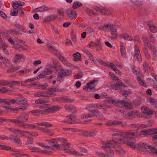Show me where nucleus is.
<instances>
[{
	"label": "nucleus",
	"mask_w": 157,
	"mask_h": 157,
	"mask_svg": "<svg viewBox=\"0 0 157 157\" xmlns=\"http://www.w3.org/2000/svg\"><path fill=\"white\" fill-rule=\"evenodd\" d=\"M148 48H144V53L145 54V56L146 57V58L148 59H150V54H149L148 53Z\"/></svg>",
	"instance_id": "nucleus-53"
},
{
	"label": "nucleus",
	"mask_w": 157,
	"mask_h": 157,
	"mask_svg": "<svg viewBox=\"0 0 157 157\" xmlns=\"http://www.w3.org/2000/svg\"><path fill=\"white\" fill-rule=\"evenodd\" d=\"M22 105L18 108H13L10 107L9 106H3L2 107L7 110L5 111L7 112H11L13 113H17L18 111L20 109H22L23 110H25L28 107L29 105L28 104L25 102L23 104H21Z\"/></svg>",
	"instance_id": "nucleus-6"
},
{
	"label": "nucleus",
	"mask_w": 157,
	"mask_h": 157,
	"mask_svg": "<svg viewBox=\"0 0 157 157\" xmlns=\"http://www.w3.org/2000/svg\"><path fill=\"white\" fill-rule=\"evenodd\" d=\"M142 39L143 42L144 43V48H148L149 45H150V44L149 43L147 37L146 36H143L142 37Z\"/></svg>",
	"instance_id": "nucleus-28"
},
{
	"label": "nucleus",
	"mask_w": 157,
	"mask_h": 157,
	"mask_svg": "<svg viewBox=\"0 0 157 157\" xmlns=\"http://www.w3.org/2000/svg\"><path fill=\"white\" fill-rule=\"evenodd\" d=\"M61 74L63 75L64 77L66 76H68L72 74V71L68 70H63L61 69L60 71Z\"/></svg>",
	"instance_id": "nucleus-25"
},
{
	"label": "nucleus",
	"mask_w": 157,
	"mask_h": 157,
	"mask_svg": "<svg viewBox=\"0 0 157 157\" xmlns=\"http://www.w3.org/2000/svg\"><path fill=\"white\" fill-rule=\"evenodd\" d=\"M48 142L51 147H54L56 148H59V147L60 145L55 140H52L49 141Z\"/></svg>",
	"instance_id": "nucleus-26"
},
{
	"label": "nucleus",
	"mask_w": 157,
	"mask_h": 157,
	"mask_svg": "<svg viewBox=\"0 0 157 157\" xmlns=\"http://www.w3.org/2000/svg\"><path fill=\"white\" fill-rule=\"evenodd\" d=\"M38 107L40 109H44L41 110V114L42 115H46L59 109L58 106H54L50 107L48 104H44L39 105Z\"/></svg>",
	"instance_id": "nucleus-5"
},
{
	"label": "nucleus",
	"mask_w": 157,
	"mask_h": 157,
	"mask_svg": "<svg viewBox=\"0 0 157 157\" xmlns=\"http://www.w3.org/2000/svg\"><path fill=\"white\" fill-rule=\"evenodd\" d=\"M63 130L66 131H71L74 132H78L80 131V130L77 128H63Z\"/></svg>",
	"instance_id": "nucleus-40"
},
{
	"label": "nucleus",
	"mask_w": 157,
	"mask_h": 157,
	"mask_svg": "<svg viewBox=\"0 0 157 157\" xmlns=\"http://www.w3.org/2000/svg\"><path fill=\"white\" fill-rule=\"evenodd\" d=\"M20 85V82L18 81H13L11 82L10 86L12 88H13V86H19Z\"/></svg>",
	"instance_id": "nucleus-52"
},
{
	"label": "nucleus",
	"mask_w": 157,
	"mask_h": 157,
	"mask_svg": "<svg viewBox=\"0 0 157 157\" xmlns=\"http://www.w3.org/2000/svg\"><path fill=\"white\" fill-rule=\"evenodd\" d=\"M7 129L11 131L13 133L15 134L17 136L19 135V132H21L20 131V129H16L15 128H9Z\"/></svg>",
	"instance_id": "nucleus-43"
},
{
	"label": "nucleus",
	"mask_w": 157,
	"mask_h": 157,
	"mask_svg": "<svg viewBox=\"0 0 157 157\" xmlns=\"http://www.w3.org/2000/svg\"><path fill=\"white\" fill-rule=\"evenodd\" d=\"M25 4V3L23 2L20 1L16 2L13 4V7L15 9H19L20 6H22Z\"/></svg>",
	"instance_id": "nucleus-23"
},
{
	"label": "nucleus",
	"mask_w": 157,
	"mask_h": 157,
	"mask_svg": "<svg viewBox=\"0 0 157 157\" xmlns=\"http://www.w3.org/2000/svg\"><path fill=\"white\" fill-rule=\"evenodd\" d=\"M123 85V84L122 82L119 83L118 82L113 86V89L115 90H119L121 88Z\"/></svg>",
	"instance_id": "nucleus-37"
},
{
	"label": "nucleus",
	"mask_w": 157,
	"mask_h": 157,
	"mask_svg": "<svg viewBox=\"0 0 157 157\" xmlns=\"http://www.w3.org/2000/svg\"><path fill=\"white\" fill-rule=\"evenodd\" d=\"M86 11L89 16H93L95 15V13L93 12V11L89 8H87L86 10Z\"/></svg>",
	"instance_id": "nucleus-49"
},
{
	"label": "nucleus",
	"mask_w": 157,
	"mask_h": 157,
	"mask_svg": "<svg viewBox=\"0 0 157 157\" xmlns=\"http://www.w3.org/2000/svg\"><path fill=\"white\" fill-rule=\"evenodd\" d=\"M121 38H123L127 40L131 41L132 40V39L126 33H123L119 36Z\"/></svg>",
	"instance_id": "nucleus-32"
},
{
	"label": "nucleus",
	"mask_w": 157,
	"mask_h": 157,
	"mask_svg": "<svg viewBox=\"0 0 157 157\" xmlns=\"http://www.w3.org/2000/svg\"><path fill=\"white\" fill-rule=\"evenodd\" d=\"M90 111L93 114V115H92L93 117L97 116L99 114V111L97 109L92 110Z\"/></svg>",
	"instance_id": "nucleus-58"
},
{
	"label": "nucleus",
	"mask_w": 157,
	"mask_h": 157,
	"mask_svg": "<svg viewBox=\"0 0 157 157\" xmlns=\"http://www.w3.org/2000/svg\"><path fill=\"white\" fill-rule=\"evenodd\" d=\"M138 115V113L137 111H132L127 113L126 116L128 117L133 118L135 117L136 115Z\"/></svg>",
	"instance_id": "nucleus-36"
},
{
	"label": "nucleus",
	"mask_w": 157,
	"mask_h": 157,
	"mask_svg": "<svg viewBox=\"0 0 157 157\" xmlns=\"http://www.w3.org/2000/svg\"><path fill=\"white\" fill-rule=\"evenodd\" d=\"M37 128H38L39 130L44 132V133L48 135L51 136L53 135V133L50 130H48L47 128H39L38 127Z\"/></svg>",
	"instance_id": "nucleus-30"
},
{
	"label": "nucleus",
	"mask_w": 157,
	"mask_h": 157,
	"mask_svg": "<svg viewBox=\"0 0 157 157\" xmlns=\"http://www.w3.org/2000/svg\"><path fill=\"white\" fill-rule=\"evenodd\" d=\"M17 125L19 127H24V128H26L29 129V124L24 123H23Z\"/></svg>",
	"instance_id": "nucleus-56"
},
{
	"label": "nucleus",
	"mask_w": 157,
	"mask_h": 157,
	"mask_svg": "<svg viewBox=\"0 0 157 157\" xmlns=\"http://www.w3.org/2000/svg\"><path fill=\"white\" fill-rule=\"evenodd\" d=\"M141 102L142 101L140 100L136 99L133 101L132 103L134 106H138L141 103Z\"/></svg>",
	"instance_id": "nucleus-48"
},
{
	"label": "nucleus",
	"mask_w": 157,
	"mask_h": 157,
	"mask_svg": "<svg viewBox=\"0 0 157 157\" xmlns=\"http://www.w3.org/2000/svg\"><path fill=\"white\" fill-rule=\"evenodd\" d=\"M118 36L117 33H111V34L108 36V38L112 40L115 39Z\"/></svg>",
	"instance_id": "nucleus-42"
},
{
	"label": "nucleus",
	"mask_w": 157,
	"mask_h": 157,
	"mask_svg": "<svg viewBox=\"0 0 157 157\" xmlns=\"http://www.w3.org/2000/svg\"><path fill=\"white\" fill-rule=\"evenodd\" d=\"M56 95V94L51 93V92L42 91L37 92L34 94L35 96L39 97H49L50 96H54Z\"/></svg>",
	"instance_id": "nucleus-9"
},
{
	"label": "nucleus",
	"mask_w": 157,
	"mask_h": 157,
	"mask_svg": "<svg viewBox=\"0 0 157 157\" xmlns=\"http://www.w3.org/2000/svg\"><path fill=\"white\" fill-rule=\"evenodd\" d=\"M18 136H17L15 134V135H11L8 138L11 141L13 142V141L15 140H16V139L17 138V137Z\"/></svg>",
	"instance_id": "nucleus-60"
},
{
	"label": "nucleus",
	"mask_w": 157,
	"mask_h": 157,
	"mask_svg": "<svg viewBox=\"0 0 157 157\" xmlns=\"http://www.w3.org/2000/svg\"><path fill=\"white\" fill-rule=\"evenodd\" d=\"M16 104L19 105L23 104L27 101L26 99L23 96L17 97L16 98Z\"/></svg>",
	"instance_id": "nucleus-20"
},
{
	"label": "nucleus",
	"mask_w": 157,
	"mask_h": 157,
	"mask_svg": "<svg viewBox=\"0 0 157 157\" xmlns=\"http://www.w3.org/2000/svg\"><path fill=\"white\" fill-rule=\"evenodd\" d=\"M11 149V148L10 146L2 144L1 145V149L5 150H10Z\"/></svg>",
	"instance_id": "nucleus-61"
},
{
	"label": "nucleus",
	"mask_w": 157,
	"mask_h": 157,
	"mask_svg": "<svg viewBox=\"0 0 157 157\" xmlns=\"http://www.w3.org/2000/svg\"><path fill=\"white\" fill-rule=\"evenodd\" d=\"M150 130H143L138 133V136H141L142 135H147L149 134V133L150 132Z\"/></svg>",
	"instance_id": "nucleus-46"
},
{
	"label": "nucleus",
	"mask_w": 157,
	"mask_h": 157,
	"mask_svg": "<svg viewBox=\"0 0 157 157\" xmlns=\"http://www.w3.org/2000/svg\"><path fill=\"white\" fill-rule=\"evenodd\" d=\"M47 46L51 52L54 54H57L58 51L54 46H51V44L49 43L47 44Z\"/></svg>",
	"instance_id": "nucleus-24"
},
{
	"label": "nucleus",
	"mask_w": 157,
	"mask_h": 157,
	"mask_svg": "<svg viewBox=\"0 0 157 157\" xmlns=\"http://www.w3.org/2000/svg\"><path fill=\"white\" fill-rule=\"evenodd\" d=\"M137 147L139 150L143 151L145 149H150V148L151 147V145H149L148 144L146 143L141 142L138 143Z\"/></svg>",
	"instance_id": "nucleus-13"
},
{
	"label": "nucleus",
	"mask_w": 157,
	"mask_h": 157,
	"mask_svg": "<svg viewBox=\"0 0 157 157\" xmlns=\"http://www.w3.org/2000/svg\"><path fill=\"white\" fill-rule=\"evenodd\" d=\"M30 113L35 116H39L41 114V110H34L30 111Z\"/></svg>",
	"instance_id": "nucleus-50"
},
{
	"label": "nucleus",
	"mask_w": 157,
	"mask_h": 157,
	"mask_svg": "<svg viewBox=\"0 0 157 157\" xmlns=\"http://www.w3.org/2000/svg\"><path fill=\"white\" fill-rule=\"evenodd\" d=\"M65 108L66 109L71 110L73 112H75L76 111L75 108L71 105H66Z\"/></svg>",
	"instance_id": "nucleus-41"
},
{
	"label": "nucleus",
	"mask_w": 157,
	"mask_h": 157,
	"mask_svg": "<svg viewBox=\"0 0 157 157\" xmlns=\"http://www.w3.org/2000/svg\"><path fill=\"white\" fill-rule=\"evenodd\" d=\"M67 16L71 19H75L77 17V14L75 11L71 9L67 10L66 11Z\"/></svg>",
	"instance_id": "nucleus-12"
},
{
	"label": "nucleus",
	"mask_w": 157,
	"mask_h": 157,
	"mask_svg": "<svg viewBox=\"0 0 157 157\" xmlns=\"http://www.w3.org/2000/svg\"><path fill=\"white\" fill-rule=\"evenodd\" d=\"M107 151V153L106 154H104L101 152H97L96 153V154H97L99 157H113L114 153L112 151H109V150H106Z\"/></svg>",
	"instance_id": "nucleus-10"
},
{
	"label": "nucleus",
	"mask_w": 157,
	"mask_h": 157,
	"mask_svg": "<svg viewBox=\"0 0 157 157\" xmlns=\"http://www.w3.org/2000/svg\"><path fill=\"white\" fill-rule=\"evenodd\" d=\"M141 110L142 111L143 113L146 114L147 115H150L153 113V110L151 109H148L147 107H145L144 109V107L142 108Z\"/></svg>",
	"instance_id": "nucleus-27"
},
{
	"label": "nucleus",
	"mask_w": 157,
	"mask_h": 157,
	"mask_svg": "<svg viewBox=\"0 0 157 157\" xmlns=\"http://www.w3.org/2000/svg\"><path fill=\"white\" fill-rule=\"evenodd\" d=\"M82 6V4L80 2H76L73 3L72 8L74 9H75L81 7Z\"/></svg>",
	"instance_id": "nucleus-39"
},
{
	"label": "nucleus",
	"mask_w": 157,
	"mask_h": 157,
	"mask_svg": "<svg viewBox=\"0 0 157 157\" xmlns=\"http://www.w3.org/2000/svg\"><path fill=\"white\" fill-rule=\"evenodd\" d=\"M73 56L74 58V61L75 62H78L79 60L81 61V55L78 52L73 54Z\"/></svg>",
	"instance_id": "nucleus-34"
},
{
	"label": "nucleus",
	"mask_w": 157,
	"mask_h": 157,
	"mask_svg": "<svg viewBox=\"0 0 157 157\" xmlns=\"http://www.w3.org/2000/svg\"><path fill=\"white\" fill-rule=\"evenodd\" d=\"M98 82V80H93L92 81L87 83L85 87L83 88V90L85 91H86L88 90L94 91L95 90V88Z\"/></svg>",
	"instance_id": "nucleus-7"
},
{
	"label": "nucleus",
	"mask_w": 157,
	"mask_h": 157,
	"mask_svg": "<svg viewBox=\"0 0 157 157\" xmlns=\"http://www.w3.org/2000/svg\"><path fill=\"white\" fill-rule=\"evenodd\" d=\"M10 82L6 80H0V86H6L10 84Z\"/></svg>",
	"instance_id": "nucleus-45"
},
{
	"label": "nucleus",
	"mask_w": 157,
	"mask_h": 157,
	"mask_svg": "<svg viewBox=\"0 0 157 157\" xmlns=\"http://www.w3.org/2000/svg\"><path fill=\"white\" fill-rule=\"evenodd\" d=\"M13 142L19 146H21L22 144L21 140L20 138H17L16 140H15L13 141Z\"/></svg>",
	"instance_id": "nucleus-62"
},
{
	"label": "nucleus",
	"mask_w": 157,
	"mask_h": 157,
	"mask_svg": "<svg viewBox=\"0 0 157 157\" xmlns=\"http://www.w3.org/2000/svg\"><path fill=\"white\" fill-rule=\"evenodd\" d=\"M143 76L141 75L138 74L137 76V81L139 84L141 86L147 87V86L146 85L145 82L142 79Z\"/></svg>",
	"instance_id": "nucleus-19"
},
{
	"label": "nucleus",
	"mask_w": 157,
	"mask_h": 157,
	"mask_svg": "<svg viewBox=\"0 0 157 157\" xmlns=\"http://www.w3.org/2000/svg\"><path fill=\"white\" fill-rule=\"evenodd\" d=\"M119 26L114 24H105L103 25L102 29L104 30H106L107 29H110L111 32L117 33V28Z\"/></svg>",
	"instance_id": "nucleus-8"
},
{
	"label": "nucleus",
	"mask_w": 157,
	"mask_h": 157,
	"mask_svg": "<svg viewBox=\"0 0 157 157\" xmlns=\"http://www.w3.org/2000/svg\"><path fill=\"white\" fill-rule=\"evenodd\" d=\"M33 139L30 137H27V139L25 143V144L27 145L29 144H33Z\"/></svg>",
	"instance_id": "nucleus-57"
},
{
	"label": "nucleus",
	"mask_w": 157,
	"mask_h": 157,
	"mask_svg": "<svg viewBox=\"0 0 157 157\" xmlns=\"http://www.w3.org/2000/svg\"><path fill=\"white\" fill-rule=\"evenodd\" d=\"M11 90L7 89L6 87H3L0 89V94H3L6 93L10 92Z\"/></svg>",
	"instance_id": "nucleus-47"
},
{
	"label": "nucleus",
	"mask_w": 157,
	"mask_h": 157,
	"mask_svg": "<svg viewBox=\"0 0 157 157\" xmlns=\"http://www.w3.org/2000/svg\"><path fill=\"white\" fill-rule=\"evenodd\" d=\"M143 66L144 71L146 73H147V72H148V64L145 62H144L143 64Z\"/></svg>",
	"instance_id": "nucleus-63"
},
{
	"label": "nucleus",
	"mask_w": 157,
	"mask_h": 157,
	"mask_svg": "<svg viewBox=\"0 0 157 157\" xmlns=\"http://www.w3.org/2000/svg\"><path fill=\"white\" fill-rule=\"evenodd\" d=\"M52 70H48L47 71H45L38 75V77L39 79L41 78L45 77L46 75L50 74L52 72Z\"/></svg>",
	"instance_id": "nucleus-21"
},
{
	"label": "nucleus",
	"mask_w": 157,
	"mask_h": 157,
	"mask_svg": "<svg viewBox=\"0 0 157 157\" xmlns=\"http://www.w3.org/2000/svg\"><path fill=\"white\" fill-rule=\"evenodd\" d=\"M68 116H70V119H67L66 120H62L60 121V122L65 123L72 124L75 123H78L79 121V120H75L74 118L71 117V116L70 115H69L67 117H68Z\"/></svg>",
	"instance_id": "nucleus-16"
},
{
	"label": "nucleus",
	"mask_w": 157,
	"mask_h": 157,
	"mask_svg": "<svg viewBox=\"0 0 157 157\" xmlns=\"http://www.w3.org/2000/svg\"><path fill=\"white\" fill-rule=\"evenodd\" d=\"M110 67L111 68L115 71H117V72L119 73L120 71L118 70L116 66L113 63H111L110 64Z\"/></svg>",
	"instance_id": "nucleus-54"
},
{
	"label": "nucleus",
	"mask_w": 157,
	"mask_h": 157,
	"mask_svg": "<svg viewBox=\"0 0 157 157\" xmlns=\"http://www.w3.org/2000/svg\"><path fill=\"white\" fill-rule=\"evenodd\" d=\"M74 101L73 99L68 98L66 97H60V102H71Z\"/></svg>",
	"instance_id": "nucleus-38"
},
{
	"label": "nucleus",
	"mask_w": 157,
	"mask_h": 157,
	"mask_svg": "<svg viewBox=\"0 0 157 157\" xmlns=\"http://www.w3.org/2000/svg\"><path fill=\"white\" fill-rule=\"evenodd\" d=\"M98 133V131L95 130H92L90 131L85 132L84 134L87 136H94Z\"/></svg>",
	"instance_id": "nucleus-22"
},
{
	"label": "nucleus",
	"mask_w": 157,
	"mask_h": 157,
	"mask_svg": "<svg viewBox=\"0 0 157 157\" xmlns=\"http://www.w3.org/2000/svg\"><path fill=\"white\" fill-rule=\"evenodd\" d=\"M48 101L47 100H43L42 99H39L36 100L35 101V103L36 104H45L48 103Z\"/></svg>",
	"instance_id": "nucleus-44"
},
{
	"label": "nucleus",
	"mask_w": 157,
	"mask_h": 157,
	"mask_svg": "<svg viewBox=\"0 0 157 157\" xmlns=\"http://www.w3.org/2000/svg\"><path fill=\"white\" fill-rule=\"evenodd\" d=\"M151 49L152 52V56L153 59H155L156 57V53L157 52V48L156 46L151 45Z\"/></svg>",
	"instance_id": "nucleus-29"
},
{
	"label": "nucleus",
	"mask_w": 157,
	"mask_h": 157,
	"mask_svg": "<svg viewBox=\"0 0 157 157\" xmlns=\"http://www.w3.org/2000/svg\"><path fill=\"white\" fill-rule=\"evenodd\" d=\"M120 50L122 57L125 58L126 55V51L125 48L124 46V44L122 42H120Z\"/></svg>",
	"instance_id": "nucleus-17"
},
{
	"label": "nucleus",
	"mask_w": 157,
	"mask_h": 157,
	"mask_svg": "<svg viewBox=\"0 0 157 157\" xmlns=\"http://www.w3.org/2000/svg\"><path fill=\"white\" fill-rule=\"evenodd\" d=\"M64 149L65 150L66 153L73 155L75 156H82V154L79 153L78 151H77L74 149L66 148L64 147Z\"/></svg>",
	"instance_id": "nucleus-15"
},
{
	"label": "nucleus",
	"mask_w": 157,
	"mask_h": 157,
	"mask_svg": "<svg viewBox=\"0 0 157 157\" xmlns=\"http://www.w3.org/2000/svg\"><path fill=\"white\" fill-rule=\"evenodd\" d=\"M135 55L136 57L138 60L140 61L142 60L140 54V52H135Z\"/></svg>",
	"instance_id": "nucleus-59"
},
{
	"label": "nucleus",
	"mask_w": 157,
	"mask_h": 157,
	"mask_svg": "<svg viewBox=\"0 0 157 157\" xmlns=\"http://www.w3.org/2000/svg\"><path fill=\"white\" fill-rule=\"evenodd\" d=\"M50 9H51V8L46 7L45 6H43L37 8L36 9V10H38V11H36V12H41L43 11H45L47 10H50Z\"/></svg>",
	"instance_id": "nucleus-33"
},
{
	"label": "nucleus",
	"mask_w": 157,
	"mask_h": 157,
	"mask_svg": "<svg viewBox=\"0 0 157 157\" xmlns=\"http://www.w3.org/2000/svg\"><path fill=\"white\" fill-rule=\"evenodd\" d=\"M0 103L10 105L11 104H16V99H0Z\"/></svg>",
	"instance_id": "nucleus-14"
},
{
	"label": "nucleus",
	"mask_w": 157,
	"mask_h": 157,
	"mask_svg": "<svg viewBox=\"0 0 157 157\" xmlns=\"http://www.w3.org/2000/svg\"><path fill=\"white\" fill-rule=\"evenodd\" d=\"M8 33L11 35H21L22 34L20 32L17 31L15 29H11L8 30L7 31Z\"/></svg>",
	"instance_id": "nucleus-35"
},
{
	"label": "nucleus",
	"mask_w": 157,
	"mask_h": 157,
	"mask_svg": "<svg viewBox=\"0 0 157 157\" xmlns=\"http://www.w3.org/2000/svg\"><path fill=\"white\" fill-rule=\"evenodd\" d=\"M95 10L98 12L103 14L108 15L110 13V10L105 7H97L95 8Z\"/></svg>",
	"instance_id": "nucleus-11"
},
{
	"label": "nucleus",
	"mask_w": 157,
	"mask_h": 157,
	"mask_svg": "<svg viewBox=\"0 0 157 157\" xmlns=\"http://www.w3.org/2000/svg\"><path fill=\"white\" fill-rule=\"evenodd\" d=\"M29 117V114L27 113L24 112L19 115L17 119H9V120L13 124L17 125L28 121Z\"/></svg>",
	"instance_id": "nucleus-4"
},
{
	"label": "nucleus",
	"mask_w": 157,
	"mask_h": 157,
	"mask_svg": "<svg viewBox=\"0 0 157 157\" xmlns=\"http://www.w3.org/2000/svg\"><path fill=\"white\" fill-rule=\"evenodd\" d=\"M122 123L120 121H109L107 122L106 125L108 126H113L120 125Z\"/></svg>",
	"instance_id": "nucleus-18"
},
{
	"label": "nucleus",
	"mask_w": 157,
	"mask_h": 157,
	"mask_svg": "<svg viewBox=\"0 0 157 157\" xmlns=\"http://www.w3.org/2000/svg\"><path fill=\"white\" fill-rule=\"evenodd\" d=\"M12 155H13L16 156V157H24V155L26 156L25 154H21L19 153H12Z\"/></svg>",
	"instance_id": "nucleus-64"
},
{
	"label": "nucleus",
	"mask_w": 157,
	"mask_h": 157,
	"mask_svg": "<svg viewBox=\"0 0 157 157\" xmlns=\"http://www.w3.org/2000/svg\"><path fill=\"white\" fill-rule=\"evenodd\" d=\"M108 102L113 104L115 105L120 108H124L127 109H132L133 107L131 103L125 101L124 100H117L115 101L114 99H109L107 100Z\"/></svg>",
	"instance_id": "nucleus-3"
},
{
	"label": "nucleus",
	"mask_w": 157,
	"mask_h": 157,
	"mask_svg": "<svg viewBox=\"0 0 157 157\" xmlns=\"http://www.w3.org/2000/svg\"><path fill=\"white\" fill-rule=\"evenodd\" d=\"M119 137L115 138L117 142L121 144H126L130 147H136L137 144L135 143V139L133 136H136L134 132L131 131L121 132H118Z\"/></svg>",
	"instance_id": "nucleus-2"
},
{
	"label": "nucleus",
	"mask_w": 157,
	"mask_h": 157,
	"mask_svg": "<svg viewBox=\"0 0 157 157\" xmlns=\"http://www.w3.org/2000/svg\"><path fill=\"white\" fill-rule=\"evenodd\" d=\"M0 59L2 61L3 63L7 67H8L10 66L11 63L10 61L8 59L6 58H3L2 56H0Z\"/></svg>",
	"instance_id": "nucleus-31"
},
{
	"label": "nucleus",
	"mask_w": 157,
	"mask_h": 157,
	"mask_svg": "<svg viewBox=\"0 0 157 157\" xmlns=\"http://www.w3.org/2000/svg\"><path fill=\"white\" fill-rule=\"evenodd\" d=\"M58 15L59 16V18L60 19H62L63 17L64 12L63 10L60 9L58 10Z\"/></svg>",
	"instance_id": "nucleus-51"
},
{
	"label": "nucleus",
	"mask_w": 157,
	"mask_h": 157,
	"mask_svg": "<svg viewBox=\"0 0 157 157\" xmlns=\"http://www.w3.org/2000/svg\"><path fill=\"white\" fill-rule=\"evenodd\" d=\"M149 101L152 105L156 107H157V100H155L153 98H150Z\"/></svg>",
	"instance_id": "nucleus-55"
},
{
	"label": "nucleus",
	"mask_w": 157,
	"mask_h": 157,
	"mask_svg": "<svg viewBox=\"0 0 157 157\" xmlns=\"http://www.w3.org/2000/svg\"><path fill=\"white\" fill-rule=\"evenodd\" d=\"M118 132H117L112 134V136H114L112 140H108L106 141H103L101 142L102 149L104 151L109 149V151L110 152V151L112 150L110 148L114 147V151L117 154L123 155L125 153L124 150L117 144L118 143H120L117 142V140L115 139L116 137H118Z\"/></svg>",
	"instance_id": "nucleus-1"
}]
</instances>
